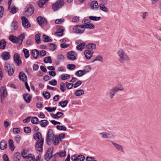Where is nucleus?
Here are the masks:
<instances>
[{
  "label": "nucleus",
  "mask_w": 161,
  "mask_h": 161,
  "mask_svg": "<svg viewBox=\"0 0 161 161\" xmlns=\"http://www.w3.org/2000/svg\"><path fill=\"white\" fill-rule=\"evenodd\" d=\"M119 61L121 63H124L129 61L130 57L128 54L122 49L119 48L117 52Z\"/></svg>",
  "instance_id": "f257e3e1"
},
{
  "label": "nucleus",
  "mask_w": 161,
  "mask_h": 161,
  "mask_svg": "<svg viewBox=\"0 0 161 161\" xmlns=\"http://www.w3.org/2000/svg\"><path fill=\"white\" fill-rule=\"evenodd\" d=\"M64 0H58L53 4L52 8L54 11H56L64 5Z\"/></svg>",
  "instance_id": "f03ea898"
},
{
  "label": "nucleus",
  "mask_w": 161,
  "mask_h": 161,
  "mask_svg": "<svg viewBox=\"0 0 161 161\" xmlns=\"http://www.w3.org/2000/svg\"><path fill=\"white\" fill-rule=\"evenodd\" d=\"M55 136L52 130L50 129L48 130L46 136V142L47 144H49L50 143Z\"/></svg>",
  "instance_id": "7ed1b4c3"
},
{
  "label": "nucleus",
  "mask_w": 161,
  "mask_h": 161,
  "mask_svg": "<svg viewBox=\"0 0 161 161\" xmlns=\"http://www.w3.org/2000/svg\"><path fill=\"white\" fill-rule=\"evenodd\" d=\"M74 32L77 34H81L85 31V28L83 25H77L75 26L73 28Z\"/></svg>",
  "instance_id": "20e7f679"
},
{
  "label": "nucleus",
  "mask_w": 161,
  "mask_h": 161,
  "mask_svg": "<svg viewBox=\"0 0 161 161\" xmlns=\"http://www.w3.org/2000/svg\"><path fill=\"white\" fill-rule=\"evenodd\" d=\"M44 142V139L41 138L40 142L37 141L36 142L35 148L36 150L40 152H42L43 151V146Z\"/></svg>",
  "instance_id": "39448f33"
},
{
  "label": "nucleus",
  "mask_w": 161,
  "mask_h": 161,
  "mask_svg": "<svg viewBox=\"0 0 161 161\" xmlns=\"http://www.w3.org/2000/svg\"><path fill=\"white\" fill-rule=\"evenodd\" d=\"M67 56L69 59L74 60L76 59L77 56V53L75 52L70 51L67 53Z\"/></svg>",
  "instance_id": "423d86ee"
},
{
  "label": "nucleus",
  "mask_w": 161,
  "mask_h": 161,
  "mask_svg": "<svg viewBox=\"0 0 161 161\" xmlns=\"http://www.w3.org/2000/svg\"><path fill=\"white\" fill-rule=\"evenodd\" d=\"M37 21L39 25L42 27H44L47 24L46 19L41 16L37 18Z\"/></svg>",
  "instance_id": "0eeeda50"
},
{
  "label": "nucleus",
  "mask_w": 161,
  "mask_h": 161,
  "mask_svg": "<svg viewBox=\"0 0 161 161\" xmlns=\"http://www.w3.org/2000/svg\"><path fill=\"white\" fill-rule=\"evenodd\" d=\"M53 148L51 147L47 150V151L44 155V158L47 161H49L51 158L53 153Z\"/></svg>",
  "instance_id": "6e6552de"
},
{
  "label": "nucleus",
  "mask_w": 161,
  "mask_h": 161,
  "mask_svg": "<svg viewBox=\"0 0 161 161\" xmlns=\"http://www.w3.org/2000/svg\"><path fill=\"white\" fill-rule=\"evenodd\" d=\"M7 92L5 86L2 87L0 89V98H1V100L2 101L7 96Z\"/></svg>",
  "instance_id": "1a4fd4ad"
},
{
  "label": "nucleus",
  "mask_w": 161,
  "mask_h": 161,
  "mask_svg": "<svg viewBox=\"0 0 161 161\" xmlns=\"http://www.w3.org/2000/svg\"><path fill=\"white\" fill-rule=\"evenodd\" d=\"M21 19L22 25L24 27L27 28L31 26V25L28 20L25 16L22 17H21Z\"/></svg>",
  "instance_id": "9d476101"
},
{
  "label": "nucleus",
  "mask_w": 161,
  "mask_h": 161,
  "mask_svg": "<svg viewBox=\"0 0 161 161\" xmlns=\"http://www.w3.org/2000/svg\"><path fill=\"white\" fill-rule=\"evenodd\" d=\"M14 62L17 65L20 66L22 64V62L20 59V56L19 54L15 53L14 56Z\"/></svg>",
  "instance_id": "9b49d317"
},
{
  "label": "nucleus",
  "mask_w": 161,
  "mask_h": 161,
  "mask_svg": "<svg viewBox=\"0 0 161 161\" xmlns=\"http://www.w3.org/2000/svg\"><path fill=\"white\" fill-rule=\"evenodd\" d=\"M25 14L28 16H30L34 12V7L32 5H30L25 9Z\"/></svg>",
  "instance_id": "f8f14e48"
},
{
  "label": "nucleus",
  "mask_w": 161,
  "mask_h": 161,
  "mask_svg": "<svg viewBox=\"0 0 161 161\" xmlns=\"http://www.w3.org/2000/svg\"><path fill=\"white\" fill-rule=\"evenodd\" d=\"M94 52L91 50L87 49L84 51V54L86 58L88 59H90L93 56Z\"/></svg>",
  "instance_id": "ddd939ff"
},
{
  "label": "nucleus",
  "mask_w": 161,
  "mask_h": 161,
  "mask_svg": "<svg viewBox=\"0 0 161 161\" xmlns=\"http://www.w3.org/2000/svg\"><path fill=\"white\" fill-rule=\"evenodd\" d=\"M19 79L22 82H25L27 81V78L26 75L23 72H20L19 75Z\"/></svg>",
  "instance_id": "4468645a"
},
{
  "label": "nucleus",
  "mask_w": 161,
  "mask_h": 161,
  "mask_svg": "<svg viewBox=\"0 0 161 161\" xmlns=\"http://www.w3.org/2000/svg\"><path fill=\"white\" fill-rule=\"evenodd\" d=\"M52 140L53 144L55 146L58 145L60 142H62V140L59 137H58V136L57 135H55Z\"/></svg>",
  "instance_id": "2eb2a0df"
},
{
  "label": "nucleus",
  "mask_w": 161,
  "mask_h": 161,
  "mask_svg": "<svg viewBox=\"0 0 161 161\" xmlns=\"http://www.w3.org/2000/svg\"><path fill=\"white\" fill-rule=\"evenodd\" d=\"M99 135L103 138H111L113 136L106 132L99 133Z\"/></svg>",
  "instance_id": "dca6fc26"
},
{
  "label": "nucleus",
  "mask_w": 161,
  "mask_h": 161,
  "mask_svg": "<svg viewBox=\"0 0 161 161\" xmlns=\"http://www.w3.org/2000/svg\"><path fill=\"white\" fill-rule=\"evenodd\" d=\"M2 59L4 60H7L10 57V54L9 52H3L1 56Z\"/></svg>",
  "instance_id": "f3484780"
},
{
  "label": "nucleus",
  "mask_w": 161,
  "mask_h": 161,
  "mask_svg": "<svg viewBox=\"0 0 161 161\" xmlns=\"http://www.w3.org/2000/svg\"><path fill=\"white\" fill-rule=\"evenodd\" d=\"M111 143L114 145L115 148L118 151L122 152H123V148L121 145L115 143L113 142H111Z\"/></svg>",
  "instance_id": "a211bd4d"
},
{
  "label": "nucleus",
  "mask_w": 161,
  "mask_h": 161,
  "mask_svg": "<svg viewBox=\"0 0 161 161\" xmlns=\"http://www.w3.org/2000/svg\"><path fill=\"white\" fill-rule=\"evenodd\" d=\"M91 6L92 8L95 10H97L99 8V5L96 1H93L91 4Z\"/></svg>",
  "instance_id": "6ab92c4d"
},
{
  "label": "nucleus",
  "mask_w": 161,
  "mask_h": 161,
  "mask_svg": "<svg viewBox=\"0 0 161 161\" xmlns=\"http://www.w3.org/2000/svg\"><path fill=\"white\" fill-rule=\"evenodd\" d=\"M63 114L64 113H63L58 112L56 114L52 113L51 115L54 119H58L62 117Z\"/></svg>",
  "instance_id": "aec40b11"
},
{
  "label": "nucleus",
  "mask_w": 161,
  "mask_h": 161,
  "mask_svg": "<svg viewBox=\"0 0 161 161\" xmlns=\"http://www.w3.org/2000/svg\"><path fill=\"white\" fill-rule=\"evenodd\" d=\"M39 55V51L36 49H34L32 51L31 55L35 59H36Z\"/></svg>",
  "instance_id": "412c9836"
},
{
  "label": "nucleus",
  "mask_w": 161,
  "mask_h": 161,
  "mask_svg": "<svg viewBox=\"0 0 161 161\" xmlns=\"http://www.w3.org/2000/svg\"><path fill=\"white\" fill-rule=\"evenodd\" d=\"M11 41L15 44H18L19 45L18 37L11 35Z\"/></svg>",
  "instance_id": "4be33fe9"
},
{
  "label": "nucleus",
  "mask_w": 161,
  "mask_h": 161,
  "mask_svg": "<svg viewBox=\"0 0 161 161\" xmlns=\"http://www.w3.org/2000/svg\"><path fill=\"white\" fill-rule=\"evenodd\" d=\"M99 8L100 10L105 13H107L109 11L108 9L105 6L104 3H100Z\"/></svg>",
  "instance_id": "5701e85b"
},
{
  "label": "nucleus",
  "mask_w": 161,
  "mask_h": 161,
  "mask_svg": "<svg viewBox=\"0 0 161 161\" xmlns=\"http://www.w3.org/2000/svg\"><path fill=\"white\" fill-rule=\"evenodd\" d=\"M25 159L26 161H34L35 160V156L33 154H30L27 155Z\"/></svg>",
  "instance_id": "b1692460"
},
{
  "label": "nucleus",
  "mask_w": 161,
  "mask_h": 161,
  "mask_svg": "<svg viewBox=\"0 0 161 161\" xmlns=\"http://www.w3.org/2000/svg\"><path fill=\"white\" fill-rule=\"evenodd\" d=\"M4 69L5 71L8 73L9 75V72L10 71V63L9 62H5L4 64Z\"/></svg>",
  "instance_id": "393cba45"
},
{
  "label": "nucleus",
  "mask_w": 161,
  "mask_h": 161,
  "mask_svg": "<svg viewBox=\"0 0 161 161\" xmlns=\"http://www.w3.org/2000/svg\"><path fill=\"white\" fill-rule=\"evenodd\" d=\"M21 156L19 153H16L14 155L13 159L14 161H20Z\"/></svg>",
  "instance_id": "a878e982"
},
{
  "label": "nucleus",
  "mask_w": 161,
  "mask_h": 161,
  "mask_svg": "<svg viewBox=\"0 0 161 161\" xmlns=\"http://www.w3.org/2000/svg\"><path fill=\"white\" fill-rule=\"evenodd\" d=\"M86 48L88 49L94 50L96 48V45L94 43H89L86 45Z\"/></svg>",
  "instance_id": "bb28decb"
},
{
  "label": "nucleus",
  "mask_w": 161,
  "mask_h": 161,
  "mask_svg": "<svg viewBox=\"0 0 161 161\" xmlns=\"http://www.w3.org/2000/svg\"><path fill=\"white\" fill-rule=\"evenodd\" d=\"M23 97L24 100L27 103L30 102L31 97L30 95L27 94H24Z\"/></svg>",
  "instance_id": "cd10ccee"
},
{
  "label": "nucleus",
  "mask_w": 161,
  "mask_h": 161,
  "mask_svg": "<svg viewBox=\"0 0 161 161\" xmlns=\"http://www.w3.org/2000/svg\"><path fill=\"white\" fill-rule=\"evenodd\" d=\"M83 27L85 28L91 30L94 29L95 27L94 25L92 23H89L83 25Z\"/></svg>",
  "instance_id": "c85d7f7f"
},
{
  "label": "nucleus",
  "mask_w": 161,
  "mask_h": 161,
  "mask_svg": "<svg viewBox=\"0 0 161 161\" xmlns=\"http://www.w3.org/2000/svg\"><path fill=\"white\" fill-rule=\"evenodd\" d=\"M7 147L6 142L4 140L2 141L0 143V149L3 150L5 149Z\"/></svg>",
  "instance_id": "c756f323"
},
{
  "label": "nucleus",
  "mask_w": 161,
  "mask_h": 161,
  "mask_svg": "<svg viewBox=\"0 0 161 161\" xmlns=\"http://www.w3.org/2000/svg\"><path fill=\"white\" fill-rule=\"evenodd\" d=\"M42 39L45 42H50L52 41V40L49 36L45 35H43L42 36Z\"/></svg>",
  "instance_id": "7c9ffc66"
},
{
  "label": "nucleus",
  "mask_w": 161,
  "mask_h": 161,
  "mask_svg": "<svg viewBox=\"0 0 161 161\" xmlns=\"http://www.w3.org/2000/svg\"><path fill=\"white\" fill-rule=\"evenodd\" d=\"M84 93V91L82 89L77 90L75 92L74 94L77 96H80L82 95Z\"/></svg>",
  "instance_id": "2f4dec72"
},
{
  "label": "nucleus",
  "mask_w": 161,
  "mask_h": 161,
  "mask_svg": "<svg viewBox=\"0 0 161 161\" xmlns=\"http://www.w3.org/2000/svg\"><path fill=\"white\" fill-rule=\"evenodd\" d=\"M85 44L86 43L85 42L81 43L77 46L76 48L77 50L81 51L84 49Z\"/></svg>",
  "instance_id": "473e14b6"
},
{
  "label": "nucleus",
  "mask_w": 161,
  "mask_h": 161,
  "mask_svg": "<svg viewBox=\"0 0 161 161\" xmlns=\"http://www.w3.org/2000/svg\"><path fill=\"white\" fill-rule=\"evenodd\" d=\"M34 139L36 141H38L42 138V135L40 132H36L33 136Z\"/></svg>",
  "instance_id": "72a5a7b5"
},
{
  "label": "nucleus",
  "mask_w": 161,
  "mask_h": 161,
  "mask_svg": "<svg viewBox=\"0 0 161 161\" xmlns=\"http://www.w3.org/2000/svg\"><path fill=\"white\" fill-rule=\"evenodd\" d=\"M49 124L48 121L47 120H42L40 122V125L42 127H44L47 125Z\"/></svg>",
  "instance_id": "f704fd0d"
},
{
  "label": "nucleus",
  "mask_w": 161,
  "mask_h": 161,
  "mask_svg": "<svg viewBox=\"0 0 161 161\" xmlns=\"http://www.w3.org/2000/svg\"><path fill=\"white\" fill-rule=\"evenodd\" d=\"M85 74V72L83 70H78L75 73V75L79 77Z\"/></svg>",
  "instance_id": "c9c22d12"
},
{
  "label": "nucleus",
  "mask_w": 161,
  "mask_h": 161,
  "mask_svg": "<svg viewBox=\"0 0 161 161\" xmlns=\"http://www.w3.org/2000/svg\"><path fill=\"white\" fill-rule=\"evenodd\" d=\"M116 92H117L116 91L114 88L111 89L110 90L109 94V97L111 99H112L114 97L115 94Z\"/></svg>",
  "instance_id": "e433bc0d"
},
{
  "label": "nucleus",
  "mask_w": 161,
  "mask_h": 161,
  "mask_svg": "<svg viewBox=\"0 0 161 161\" xmlns=\"http://www.w3.org/2000/svg\"><path fill=\"white\" fill-rule=\"evenodd\" d=\"M6 42L4 40L0 41V49H4L5 48Z\"/></svg>",
  "instance_id": "4c0bfd02"
},
{
  "label": "nucleus",
  "mask_w": 161,
  "mask_h": 161,
  "mask_svg": "<svg viewBox=\"0 0 161 161\" xmlns=\"http://www.w3.org/2000/svg\"><path fill=\"white\" fill-rule=\"evenodd\" d=\"M68 103V102L67 100H65L63 101L59 102V104L61 106V107L64 108L67 106Z\"/></svg>",
  "instance_id": "58836bf2"
},
{
  "label": "nucleus",
  "mask_w": 161,
  "mask_h": 161,
  "mask_svg": "<svg viewBox=\"0 0 161 161\" xmlns=\"http://www.w3.org/2000/svg\"><path fill=\"white\" fill-rule=\"evenodd\" d=\"M25 34L23 33L21 35H19L18 36V39L19 40V45L22 44L23 39L25 38Z\"/></svg>",
  "instance_id": "ea45409f"
},
{
  "label": "nucleus",
  "mask_w": 161,
  "mask_h": 161,
  "mask_svg": "<svg viewBox=\"0 0 161 161\" xmlns=\"http://www.w3.org/2000/svg\"><path fill=\"white\" fill-rule=\"evenodd\" d=\"M116 92L119 91H121L123 90V86L119 84L113 88Z\"/></svg>",
  "instance_id": "a19ab883"
},
{
  "label": "nucleus",
  "mask_w": 161,
  "mask_h": 161,
  "mask_svg": "<svg viewBox=\"0 0 161 161\" xmlns=\"http://www.w3.org/2000/svg\"><path fill=\"white\" fill-rule=\"evenodd\" d=\"M101 18V17H96L93 16H91L89 17V18L90 20L95 21L99 20Z\"/></svg>",
  "instance_id": "79ce46f5"
},
{
  "label": "nucleus",
  "mask_w": 161,
  "mask_h": 161,
  "mask_svg": "<svg viewBox=\"0 0 161 161\" xmlns=\"http://www.w3.org/2000/svg\"><path fill=\"white\" fill-rule=\"evenodd\" d=\"M41 34L40 33H38L36 35L35 39L36 40V42L37 44H39L40 41Z\"/></svg>",
  "instance_id": "37998d69"
},
{
  "label": "nucleus",
  "mask_w": 161,
  "mask_h": 161,
  "mask_svg": "<svg viewBox=\"0 0 161 161\" xmlns=\"http://www.w3.org/2000/svg\"><path fill=\"white\" fill-rule=\"evenodd\" d=\"M31 122L33 124H37L39 123V120L37 117H33L31 119Z\"/></svg>",
  "instance_id": "c03bdc74"
},
{
  "label": "nucleus",
  "mask_w": 161,
  "mask_h": 161,
  "mask_svg": "<svg viewBox=\"0 0 161 161\" xmlns=\"http://www.w3.org/2000/svg\"><path fill=\"white\" fill-rule=\"evenodd\" d=\"M18 8L13 5H12L11 8V13L15 14L18 11Z\"/></svg>",
  "instance_id": "a18cd8bd"
},
{
  "label": "nucleus",
  "mask_w": 161,
  "mask_h": 161,
  "mask_svg": "<svg viewBox=\"0 0 161 161\" xmlns=\"http://www.w3.org/2000/svg\"><path fill=\"white\" fill-rule=\"evenodd\" d=\"M44 62L45 63H51L52 61L50 57L48 56L45 57L44 58Z\"/></svg>",
  "instance_id": "49530a36"
},
{
  "label": "nucleus",
  "mask_w": 161,
  "mask_h": 161,
  "mask_svg": "<svg viewBox=\"0 0 161 161\" xmlns=\"http://www.w3.org/2000/svg\"><path fill=\"white\" fill-rule=\"evenodd\" d=\"M12 26L13 27V30H16L18 28L17 23L16 21L14 20L12 24Z\"/></svg>",
  "instance_id": "de8ad7c7"
},
{
  "label": "nucleus",
  "mask_w": 161,
  "mask_h": 161,
  "mask_svg": "<svg viewBox=\"0 0 161 161\" xmlns=\"http://www.w3.org/2000/svg\"><path fill=\"white\" fill-rule=\"evenodd\" d=\"M60 88L61 90L63 92H64L66 90L65 83L63 82L61 83L60 84Z\"/></svg>",
  "instance_id": "09e8293b"
},
{
  "label": "nucleus",
  "mask_w": 161,
  "mask_h": 161,
  "mask_svg": "<svg viewBox=\"0 0 161 161\" xmlns=\"http://www.w3.org/2000/svg\"><path fill=\"white\" fill-rule=\"evenodd\" d=\"M76 161H83L85 159V157L82 155H79L77 156Z\"/></svg>",
  "instance_id": "8fccbe9b"
},
{
  "label": "nucleus",
  "mask_w": 161,
  "mask_h": 161,
  "mask_svg": "<svg viewBox=\"0 0 161 161\" xmlns=\"http://www.w3.org/2000/svg\"><path fill=\"white\" fill-rule=\"evenodd\" d=\"M56 107H52L51 108L50 107H45V109L47 110L48 112H51L54 111L56 109Z\"/></svg>",
  "instance_id": "3c124183"
},
{
  "label": "nucleus",
  "mask_w": 161,
  "mask_h": 161,
  "mask_svg": "<svg viewBox=\"0 0 161 161\" xmlns=\"http://www.w3.org/2000/svg\"><path fill=\"white\" fill-rule=\"evenodd\" d=\"M49 49L52 51H54L56 48V46L55 44L53 43L49 44Z\"/></svg>",
  "instance_id": "603ef678"
},
{
  "label": "nucleus",
  "mask_w": 161,
  "mask_h": 161,
  "mask_svg": "<svg viewBox=\"0 0 161 161\" xmlns=\"http://www.w3.org/2000/svg\"><path fill=\"white\" fill-rule=\"evenodd\" d=\"M91 70V67L89 65H87L85 67L83 70L85 72V74H86L89 72Z\"/></svg>",
  "instance_id": "864d4df0"
},
{
  "label": "nucleus",
  "mask_w": 161,
  "mask_h": 161,
  "mask_svg": "<svg viewBox=\"0 0 161 161\" xmlns=\"http://www.w3.org/2000/svg\"><path fill=\"white\" fill-rule=\"evenodd\" d=\"M70 75L68 74H63L61 75V78L63 80H66L70 77Z\"/></svg>",
  "instance_id": "5fc2aeb1"
},
{
  "label": "nucleus",
  "mask_w": 161,
  "mask_h": 161,
  "mask_svg": "<svg viewBox=\"0 0 161 161\" xmlns=\"http://www.w3.org/2000/svg\"><path fill=\"white\" fill-rule=\"evenodd\" d=\"M23 52L25 55V57L26 58H28L30 56L29 52L28 50L25 49L23 50Z\"/></svg>",
  "instance_id": "6e6d98bb"
},
{
  "label": "nucleus",
  "mask_w": 161,
  "mask_h": 161,
  "mask_svg": "<svg viewBox=\"0 0 161 161\" xmlns=\"http://www.w3.org/2000/svg\"><path fill=\"white\" fill-rule=\"evenodd\" d=\"M57 129L60 130L66 131L67 130L66 128L62 125H58L56 126Z\"/></svg>",
  "instance_id": "4d7b16f0"
},
{
  "label": "nucleus",
  "mask_w": 161,
  "mask_h": 161,
  "mask_svg": "<svg viewBox=\"0 0 161 161\" xmlns=\"http://www.w3.org/2000/svg\"><path fill=\"white\" fill-rule=\"evenodd\" d=\"M58 154L60 157L61 158L65 156L66 155V152L64 150L62 151H60L59 153H58Z\"/></svg>",
  "instance_id": "13d9d810"
},
{
  "label": "nucleus",
  "mask_w": 161,
  "mask_h": 161,
  "mask_svg": "<svg viewBox=\"0 0 161 161\" xmlns=\"http://www.w3.org/2000/svg\"><path fill=\"white\" fill-rule=\"evenodd\" d=\"M43 95L44 97L46 99H49L50 97V93L48 92H43Z\"/></svg>",
  "instance_id": "bf43d9fd"
},
{
  "label": "nucleus",
  "mask_w": 161,
  "mask_h": 161,
  "mask_svg": "<svg viewBox=\"0 0 161 161\" xmlns=\"http://www.w3.org/2000/svg\"><path fill=\"white\" fill-rule=\"evenodd\" d=\"M49 83L52 86H55L57 84V81L56 80H52L49 81Z\"/></svg>",
  "instance_id": "052dcab7"
},
{
  "label": "nucleus",
  "mask_w": 161,
  "mask_h": 161,
  "mask_svg": "<svg viewBox=\"0 0 161 161\" xmlns=\"http://www.w3.org/2000/svg\"><path fill=\"white\" fill-rule=\"evenodd\" d=\"M64 19L63 18L57 19L55 20V23L56 24H60L64 21Z\"/></svg>",
  "instance_id": "680f3d73"
},
{
  "label": "nucleus",
  "mask_w": 161,
  "mask_h": 161,
  "mask_svg": "<svg viewBox=\"0 0 161 161\" xmlns=\"http://www.w3.org/2000/svg\"><path fill=\"white\" fill-rule=\"evenodd\" d=\"M75 67L74 64H68L67 66V68L69 70H73L75 68Z\"/></svg>",
  "instance_id": "e2e57ef3"
},
{
  "label": "nucleus",
  "mask_w": 161,
  "mask_h": 161,
  "mask_svg": "<svg viewBox=\"0 0 161 161\" xmlns=\"http://www.w3.org/2000/svg\"><path fill=\"white\" fill-rule=\"evenodd\" d=\"M73 84L71 83H70L69 82H66V86L67 87V88L69 89H71L73 86Z\"/></svg>",
  "instance_id": "0e129e2a"
},
{
  "label": "nucleus",
  "mask_w": 161,
  "mask_h": 161,
  "mask_svg": "<svg viewBox=\"0 0 161 161\" xmlns=\"http://www.w3.org/2000/svg\"><path fill=\"white\" fill-rule=\"evenodd\" d=\"M24 132L27 133H29L31 132V128L29 127H25L24 128Z\"/></svg>",
  "instance_id": "69168bd1"
},
{
  "label": "nucleus",
  "mask_w": 161,
  "mask_h": 161,
  "mask_svg": "<svg viewBox=\"0 0 161 161\" xmlns=\"http://www.w3.org/2000/svg\"><path fill=\"white\" fill-rule=\"evenodd\" d=\"M45 4V2H43L42 1H39L38 2V5L40 8H42Z\"/></svg>",
  "instance_id": "338daca9"
},
{
  "label": "nucleus",
  "mask_w": 161,
  "mask_h": 161,
  "mask_svg": "<svg viewBox=\"0 0 161 161\" xmlns=\"http://www.w3.org/2000/svg\"><path fill=\"white\" fill-rule=\"evenodd\" d=\"M69 45V44L62 43L60 44V47L62 48H65L68 47Z\"/></svg>",
  "instance_id": "774afa93"
}]
</instances>
